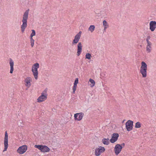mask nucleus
<instances>
[{"label": "nucleus", "mask_w": 156, "mask_h": 156, "mask_svg": "<svg viewBox=\"0 0 156 156\" xmlns=\"http://www.w3.org/2000/svg\"><path fill=\"white\" fill-rule=\"evenodd\" d=\"M9 65L10 66V73H12L14 70V61L11 58H10L9 59Z\"/></svg>", "instance_id": "17"}, {"label": "nucleus", "mask_w": 156, "mask_h": 156, "mask_svg": "<svg viewBox=\"0 0 156 156\" xmlns=\"http://www.w3.org/2000/svg\"><path fill=\"white\" fill-rule=\"evenodd\" d=\"M147 66L146 63L144 61L141 62V66L140 69V72L142 75L143 78H145L147 76Z\"/></svg>", "instance_id": "3"}, {"label": "nucleus", "mask_w": 156, "mask_h": 156, "mask_svg": "<svg viewBox=\"0 0 156 156\" xmlns=\"http://www.w3.org/2000/svg\"><path fill=\"white\" fill-rule=\"evenodd\" d=\"M102 25L104 28L103 30L105 32L106 30L109 27V24L105 20H104L102 22Z\"/></svg>", "instance_id": "18"}, {"label": "nucleus", "mask_w": 156, "mask_h": 156, "mask_svg": "<svg viewBox=\"0 0 156 156\" xmlns=\"http://www.w3.org/2000/svg\"><path fill=\"white\" fill-rule=\"evenodd\" d=\"M47 89H45L41 93V95L37 98V101L40 103L45 101L47 98Z\"/></svg>", "instance_id": "5"}, {"label": "nucleus", "mask_w": 156, "mask_h": 156, "mask_svg": "<svg viewBox=\"0 0 156 156\" xmlns=\"http://www.w3.org/2000/svg\"><path fill=\"white\" fill-rule=\"evenodd\" d=\"M119 135L118 133H115L112 134L111 138L110 140V141L112 143H114L117 140Z\"/></svg>", "instance_id": "15"}, {"label": "nucleus", "mask_w": 156, "mask_h": 156, "mask_svg": "<svg viewBox=\"0 0 156 156\" xmlns=\"http://www.w3.org/2000/svg\"><path fill=\"white\" fill-rule=\"evenodd\" d=\"M82 32L80 31L74 37V39L73 40L72 44L73 45H75L77 43L78 44L77 45V55L79 56L82 52V45L81 42H78L81 36Z\"/></svg>", "instance_id": "1"}, {"label": "nucleus", "mask_w": 156, "mask_h": 156, "mask_svg": "<svg viewBox=\"0 0 156 156\" xmlns=\"http://www.w3.org/2000/svg\"><path fill=\"white\" fill-rule=\"evenodd\" d=\"M109 140L108 138H103L102 140V143L105 145H108L109 144Z\"/></svg>", "instance_id": "19"}, {"label": "nucleus", "mask_w": 156, "mask_h": 156, "mask_svg": "<svg viewBox=\"0 0 156 156\" xmlns=\"http://www.w3.org/2000/svg\"><path fill=\"white\" fill-rule=\"evenodd\" d=\"M29 9H28L24 13L22 22L23 24L21 26V30L22 33H23L25 28L27 26V20L28 19V15L29 14Z\"/></svg>", "instance_id": "2"}, {"label": "nucleus", "mask_w": 156, "mask_h": 156, "mask_svg": "<svg viewBox=\"0 0 156 156\" xmlns=\"http://www.w3.org/2000/svg\"><path fill=\"white\" fill-rule=\"evenodd\" d=\"M78 81H79V80H78V78H76L75 80L74 84L77 85V84L78 83Z\"/></svg>", "instance_id": "27"}, {"label": "nucleus", "mask_w": 156, "mask_h": 156, "mask_svg": "<svg viewBox=\"0 0 156 156\" xmlns=\"http://www.w3.org/2000/svg\"><path fill=\"white\" fill-rule=\"evenodd\" d=\"M105 151V149L104 147L99 146L94 150V155L95 156H99L102 153H104Z\"/></svg>", "instance_id": "7"}, {"label": "nucleus", "mask_w": 156, "mask_h": 156, "mask_svg": "<svg viewBox=\"0 0 156 156\" xmlns=\"http://www.w3.org/2000/svg\"><path fill=\"white\" fill-rule=\"evenodd\" d=\"M133 122L131 120H128L126 123V128L128 131H130L133 129Z\"/></svg>", "instance_id": "13"}, {"label": "nucleus", "mask_w": 156, "mask_h": 156, "mask_svg": "<svg viewBox=\"0 0 156 156\" xmlns=\"http://www.w3.org/2000/svg\"><path fill=\"white\" fill-rule=\"evenodd\" d=\"M150 38V36H147L146 39L147 45L146 47V51L147 53H150L152 50V43L149 41Z\"/></svg>", "instance_id": "9"}, {"label": "nucleus", "mask_w": 156, "mask_h": 156, "mask_svg": "<svg viewBox=\"0 0 156 156\" xmlns=\"http://www.w3.org/2000/svg\"><path fill=\"white\" fill-rule=\"evenodd\" d=\"M124 143H123L122 144H117L115 145L114 151L115 155H118L121 152L123 148L122 146L124 147Z\"/></svg>", "instance_id": "8"}, {"label": "nucleus", "mask_w": 156, "mask_h": 156, "mask_svg": "<svg viewBox=\"0 0 156 156\" xmlns=\"http://www.w3.org/2000/svg\"><path fill=\"white\" fill-rule=\"evenodd\" d=\"M39 67V64L36 63L34 64L31 67L32 74L35 80H37L38 77V69Z\"/></svg>", "instance_id": "4"}, {"label": "nucleus", "mask_w": 156, "mask_h": 156, "mask_svg": "<svg viewBox=\"0 0 156 156\" xmlns=\"http://www.w3.org/2000/svg\"><path fill=\"white\" fill-rule=\"evenodd\" d=\"M27 146L26 145H23L20 147L17 150V152L20 154H23L27 150Z\"/></svg>", "instance_id": "11"}, {"label": "nucleus", "mask_w": 156, "mask_h": 156, "mask_svg": "<svg viewBox=\"0 0 156 156\" xmlns=\"http://www.w3.org/2000/svg\"><path fill=\"white\" fill-rule=\"evenodd\" d=\"M95 27L94 25H91L88 28V30L91 33H92L95 30Z\"/></svg>", "instance_id": "21"}, {"label": "nucleus", "mask_w": 156, "mask_h": 156, "mask_svg": "<svg viewBox=\"0 0 156 156\" xmlns=\"http://www.w3.org/2000/svg\"><path fill=\"white\" fill-rule=\"evenodd\" d=\"M30 43L31 47H33L34 45V40L33 38H30Z\"/></svg>", "instance_id": "25"}, {"label": "nucleus", "mask_w": 156, "mask_h": 156, "mask_svg": "<svg viewBox=\"0 0 156 156\" xmlns=\"http://www.w3.org/2000/svg\"><path fill=\"white\" fill-rule=\"evenodd\" d=\"M141 124L139 122H137L135 124V127L136 128H139L141 127Z\"/></svg>", "instance_id": "22"}, {"label": "nucleus", "mask_w": 156, "mask_h": 156, "mask_svg": "<svg viewBox=\"0 0 156 156\" xmlns=\"http://www.w3.org/2000/svg\"><path fill=\"white\" fill-rule=\"evenodd\" d=\"M89 82L90 83L89 85L91 87H93L95 86V83L94 80L90 79L89 80Z\"/></svg>", "instance_id": "20"}, {"label": "nucleus", "mask_w": 156, "mask_h": 156, "mask_svg": "<svg viewBox=\"0 0 156 156\" xmlns=\"http://www.w3.org/2000/svg\"><path fill=\"white\" fill-rule=\"evenodd\" d=\"M77 84H74L73 85V94H75V91L76 89V88H77Z\"/></svg>", "instance_id": "26"}, {"label": "nucleus", "mask_w": 156, "mask_h": 156, "mask_svg": "<svg viewBox=\"0 0 156 156\" xmlns=\"http://www.w3.org/2000/svg\"><path fill=\"white\" fill-rule=\"evenodd\" d=\"M91 57V55L89 53H87L85 55V58L88 59H90Z\"/></svg>", "instance_id": "23"}, {"label": "nucleus", "mask_w": 156, "mask_h": 156, "mask_svg": "<svg viewBox=\"0 0 156 156\" xmlns=\"http://www.w3.org/2000/svg\"><path fill=\"white\" fill-rule=\"evenodd\" d=\"M156 28V22L151 21L149 23V29L151 31H154Z\"/></svg>", "instance_id": "16"}, {"label": "nucleus", "mask_w": 156, "mask_h": 156, "mask_svg": "<svg viewBox=\"0 0 156 156\" xmlns=\"http://www.w3.org/2000/svg\"><path fill=\"white\" fill-rule=\"evenodd\" d=\"M8 134L7 131H6L5 132V137L4 138V149L3 152L6 151L7 150L8 147Z\"/></svg>", "instance_id": "10"}, {"label": "nucleus", "mask_w": 156, "mask_h": 156, "mask_svg": "<svg viewBox=\"0 0 156 156\" xmlns=\"http://www.w3.org/2000/svg\"><path fill=\"white\" fill-rule=\"evenodd\" d=\"M34 147L43 153L48 152L50 151V148L45 145H35Z\"/></svg>", "instance_id": "6"}, {"label": "nucleus", "mask_w": 156, "mask_h": 156, "mask_svg": "<svg viewBox=\"0 0 156 156\" xmlns=\"http://www.w3.org/2000/svg\"><path fill=\"white\" fill-rule=\"evenodd\" d=\"M31 31H32V33L30 35V37L31 38H33V37L35 35L36 32H35V30H32Z\"/></svg>", "instance_id": "24"}, {"label": "nucleus", "mask_w": 156, "mask_h": 156, "mask_svg": "<svg viewBox=\"0 0 156 156\" xmlns=\"http://www.w3.org/2000/svg\"><path fill=\"white\" fill-rule=\"evenodd\" d=\"M32 81V78L30 77H27L24 80V84L26 87L29 88L31 86Z\"/></svg>", "instance_id": "14"}, {"label": "nucleus", "mask_w": 156, "mask_h": 156, "mask_svg": "<svg viewBox=\"0 0 156 156\" xmlns=\"http://www.w3.org/2000/svg\"><path fill=\"white\" fill-rule=\"evenodd\" d=\"M84 116V113L82 112L77 113L74 115V120L76 121H80Z\"/></svg>", "instance_id": "12"}]
</instances>
